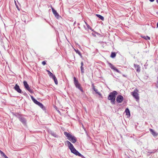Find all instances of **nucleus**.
Masks as SVG:
<instances>
[{"mask_svg": "<svg viewBox=\"0 0 158 158\" xmlns=\"http://www.w3.org/2000/svg\"><path fill=\"white\" fill-rule=\"evenodd\" d=\"M66 143H67L68 146L71 152L77 156H78L82 158H84L83 156L80 154L77 151L74 147L73 145L69 141H67Z\"/></svg>", "mask_w": 158, "mask_h": 158, "instance_id": "f257e3e1", "label": "nucleus"}, {"mask_svg": "<svg viewBox=\"0 0 158 158\" xmlns=\"http://www.w3.org/2000/svg\"><path fill=\"white\" fill-rule=\"evenodd\" d=\"M118 93L116 91H114L110 92L108 97V99L110 100L111 103L113 104H115L116 96L117 95Z\"/></svg>", "mask_w": 158, "mask_h": 158, "instance_id": "f03ea898", "label": "nucleus"}, {"mask_svg": "<svg viewBox=\"0 0 158 158\" xmlns=\"http://www.w3.org/2000/svg\"><path fill=\"white\" fill-rule=\"evenodd\" d=\"M64 135L67 137L68 140L73 143H75L77 141L76 138L74 136L67 132H65L64 133Z\"/></svg>", "mask_w": 158, "mask_h": 158, "instance_id": "7ed1b4c3", "label": "nucleus"}, {"mask_svg": "<svg viewBox=\"0 0 158 158\" xmlns=\"http://www.w3.org/2000/svg\"><path fill=\"white\" fill-rule=\"evenodd\" d=\"M74 83L76 87L79 89L81 92H83V90L82 89L81 84L79 83L78 81L77 80L76 77H74Z\"/></svg>", "mask_w": 158, "mask_h": 158, "instance_id": "20e7f679", "label": "nucleus"}, {"mask_svg": "<svg viewBox=\"0 0 158 158\" xmlns=\"http://www.w3.org/2000/svg\"><path fill=\"white\" fill-rule=\"evenodd\" d=\"M138 92V90L137 89H135L131 93L133 96L136 99L137 101H139V97Z\"/></svg>", "mask_w": 158, "mask_h": 158, "instance_id": "39448f33", "label": "nucleus"}, {"mask_svg": "<svg viewBox=\"0 0 158 158\" xmlns=\"http://www.w3.org/2000/svg\"><path fill=\"white\" fill-rule=\"evenodd\" d=\"M47 71L50 77L52 78L53 79L55 84L57 85L58 84V81L55 76L53 75L49 71L47 70Z\"/></svg>", "mask_w": 158, "mask_h": 158, "instance_id": "423d86ee", "label": "nucleus"}, {"mask_svg": "<svg viewBox=\"0 0 158 158\" xmlns=\"http://www.w3.org/2000/svg\"><path fill=\"white\" fill-rule=\"evenodd\" d=\"M23 83L25 88L28 90L30 93H32L33 92L32 89H31L29 87L28 84H27V81H24L23 82Z\"/></svg>", "mask_w": 158, "mask_h": 158, "instance_id": "0eeeda50", "label": "nucleus"}, {"mask_svg": "<svg viewBox=\"0 0 158 158\" xmlns=\"http://www.w3.org/2000/svg\"><path fill=\"white\" fill-rule=\"evenodd\" d=\"M123 97L121 95H118L116 98L117 102L118 103H121L123 100Z\"/></svg>", "mask_w": 158, "mask_h": 158, "instance_id": "6e6552de", "label": "nucleus"}, {"mask_svg": "<svg viewBox=\"0 0 158 158\" xmlns=\"http://www.w3.org/2000/svg\"><path fill=\"white\" fill-rule=\"evenodd\" d=\"M18 118L19 120L24 125L26 124V120L24 118L20 115H19L18 116Z\"/></svg>", "mask_w": 158, "mask_h": 158, "instance_id": "1a4fd4ad", "label": "nucleus"}, {"mask_svg": "<svg viewBox=\"0 0 158 158\" xmlns=\"http://www.w3.org/2000/svg\"><path fill=\"white\" fill-rule=\"evenodd\" d=\"M51 8L53 14L55 15V17L57 19H59L60 16L59 14L52 7V6H51Z\"/></svg>", "mask_w": 158, "mask_h": 158, "instance_id": "9d476101", "label": "nucleus"}, {"mask_svg": "<svg viewBox=\"0 0 158 158\" xmlns=\"http://www.w3.org/2000/svg\"><path fill=\"white\" fill-rule=\"evenodd\" d=\"M14 89L15 90H16L19 93H21L22 90L20 89L19 86L17 85V84H16L14 88Z\"/></svg>", "mask_w": 158, "mask_h": 158, "instance_id": "9b49d317", "label": "nucleus"}, {"mask_svg": "<svg viewBox=\"0 0 158 158\" xmlns=\"http://www.w3.org/2000/svg\"><path fill=\"white\" fill-rule=\"evenodd\" d=\"M109 64L110 65V68L115 70V71H116L118 73H120V72L115 67L114 65H113L111 63H109Z\"/></svg>", "mask_w": 158, "mask_h": 158, "instance_id": "f8f14e48", "label": "nucleus"}, {"mask_svg": "<svg viewBox=\"0 0 158 158\" xmlns=\"http://www.w3.org/2000/svg\"><path fill=\"white\" fill-rule=\"evenodd\" d=\"M134 67L135 69H136V71L139 73L140 71V66L138 65H137L135 64H134Z\"/></svg>", "mask_w": 158, "mask_h": 158, "instance_id": "ddd939ff", "label": "nucleus"}, {"mask_svg": "<svg viewBox=\"0 0 158 158\" xmlns=\"http://www.w3.org/2000/svg\"><path fill=\"white\" fill-rule=\"evenodd\" d=\"M149 130L151 134L154 136L156 137L157 135H158V134L156 133L153 130L151 129H150Z\"/></svg>", "mask_w": 158, "mask_h": 158, "instance_id": "4468645a", "label": "nucleus"}, {"mask_svg": "<svg viewBox=\"0 0 158 158\" xmlns=\"http://www.w3.org/2000/svg\"><path fill=\"white\" fill-rule=\"evenodd\" d=\"M92 86L93 88V89L96 92V94H98L99 95L101 96V93L99 92L98 91V90L97 89H96L95 88V86H94V84H92Z\"/></svg>", "mask_w": 158, "mask_h": 158, "instance_id": "2eb2a0df", "label": "nucleus"}, {"mask_svg": "<svg viewBox=\"0 0 158 158\" xmlns=\"http://www.w3.org/2000/svg\"><path fill=\"white\" fill-rule=\"evenodd\" d=\"M48 131L49 134H50L51 135H52L54 137H56L57 136V135L55 133L52 131L51 130H48Z\"/></svg>", "mask_w": 158, "mask_h": 158, "instance_id": "dca6fc26", "label": "nucleus"}, {"mask_svg": "<svg viewBox=\"0 0 158 158\" xmlns=\"http://www.w3.org/2000/svg\"><path fill=\"white\" fill-rule=\"evenodd\" d=\"M31 98L32 100V101L34 102V103H35L36 104L38 103V102H38L35 99L33 96H31Z\"/></svg>", "mask_w": 158, "mask_h": 158, "instance_id": "f3484780", "label": "nucleus"}, {"mask_svg": "<svg viewBox=\"0 0 158 158\" xmlns=\"http://www.w3.org/2000/svg\"><path fill=\"white\" fill-rule=\"evenodd\" d=\"M96 15L98 18H100V19L102 20H104V18L103 17L102 15L98 14H97Z\"/></svg>", "mask_w": 158, "mask_h": 158, "instance_id": "a211bd4d", "label": "nucleus"}, {"mask_svg": "<svg viewBox=\"0 0 158 158\" xmlns=\"http://www.w3.org/2000/svg\"><path fill=\"white\" fill-rule=\"evenodd\" d=\"M74 50L79 55L81 56H82L81 54V52L78 49H74Z\"/></svg>", "mask_w": 158, "mask_h": 158, "instance_id": "6ab92c4d", "label": "nucleus"}, {"mask_svg": "<svg viewBox=\"0 0 158 158\" xmlns=\"http://www.w3.org/2000/svg\"><path fill=\"white\" fill-rule=\"evenodd\" d=\"M36 104L39 106L42 109H43L44 107L43 105L42 104V103L40 102H38V103L37 104Z\"/></svg>", "mask_w": 158, "mask_h": 158, "instance_id": "aec40b11", "label": "nucleus"}, {"mask_svg": "<svg viewBox=\"0 0 158 158\" xmlns=\"http://www.w3.org/2000/svg\"><path fill=\"white\" fill-rule=\"evenodd\" d=\"M125 112L126 113V115H130V112L128 109L126 108L125 110Z\"/></svg>", "mask_w": 158, "mask_h": 158, "instance_id": "412c9836", "label": "nucleus"}, {"mask_svg": "<svg viewBox=\"0 0 158 158\" xmlns=\"http://www.w3.org/2000/svg\"><path fill=\"white\" fill-rule=\"evenodd\" d=\"M141 37L142 38H143L144 39H145L146 40H147L148 39L150 40V38L148 36H145L141 35Z\"/></svg>", "mask_w": 158, "mask_h": 158, "instance_id": "4be33fe9", "label": "nucleus"}, {"mask_svg": "<svg viewBox=\"0 0 158 158\" xmlns=\"http://www.w3.org/2000/svg\"><path fill=\"white\" fill-rule=\"evenodd\" d=\"M116 56V53L115 52H112L111 53L110 57L112 58H114Z\"/></svg>", "mask_w": 158, "mask_h": 158, "instance_id": "5701e85b", "label": "nucleus"}, {"mask_svg": "<svg viewBox=\"0 0 158 158\" xmlns=\"http://www.w3.org/2000/svg\"><path fill=\"white\" fill-rule=\"evenodd\" d=\"M85 23L87 27V28L89 29H90V30H92V28H91V27L89 26V25H88L87 23L85 21Z\"/></svg>", "mask_w": 158, "mask_h": 158, "instance_id": "b1692460", "label": "nucleus"}, {"mask_svg": "<svg viewBox=\"0 0 158 158\" xmlns=\"http://www.w3.org/2000/svg\"><path fill=\"white\" fill-rule=\"evenodd\" d=\"M80 68H81V73H82L83 74L84 73V67H83V66H81Z\"/></svg>", "mask_w": 158, "mask_h": 158, "instance_id": "393cba45", "label": "nucleus"}, {"mask_svg": "<svg viewBox=\"0 0 158 158\" xmlns=\"http://www.w3.org/2000/svg\"><path fill=\"white\" fill-rule=\"evenodd\" d=\"M0 154H1L2 156H3L5 155V154L1 150H0Z\"/></svg>", "mask_w": 158, "mask_h": 158, "instance_id": "a878e982", "label": "nucleus"}, {"mask_svg": "<svg viewBox=\"0 0 158 158\" xmlns=\"http://www.w3.org/2000/svg\"><path fill=\"white\" fill-rule=\"evenodd\" d=\"M42 64H43L44 65H45L46 64V62L45 61H43L42 63Z\"/></svg>", "mask_w": 158, "mask_h": 158, "instance_id": "bb28decb", "label": "nucleus"}, {"mask_svg": "<svg viewBox=\"0 0 158 158\" xmlns=\"http://www.w3.org/2000/svg\"><path fill=\"white\" fill-rule=\"evenodd\" d=\"M157 83L156 84V86L157 87H158V77H157Z\"/></svg>", "mask_w": 158, "mask_h": 158, "instance_id": "cd10ccee", "label": "nucleus"}, {"mask_svg": "<svg viewBox=\"0 0 158 158\" xmlns=\"http://www.w3.org/2000/svg\"><path fill=\"white\" fill-rule=\"evenodd\" d=\"M81 66H83V63L82 62H81Z\"/></svg>", "mask_w": 158, "mask_h": 158, "instance_id": "c85d7f7f", "label": "nucleus"}, {"mask_svg": "<svg viewBox=\"0 0 158 158\" xmlns=\"http://www.w3.org/2000/svg\"><path fill=\"white\" fill-rule=\"evenodd\" d=\"M3 156L4 157V158H8L6 155Z\"/></svg>", "mask_w": 158, "mask_h": 158, "instance_id": "c756f323", "label": "nucleus"}, {"mask_svg": "<svg viewBox=\"0 0 158 158\" xmlns=\"http://www.w3.org/2000/svg\"><path fill=\"white\" fill-rule=\"evenodd\" d=\"M156 27L158 28V22L156 24Z\"/></svg>", "mask_w": 158, "mask_h": 158, "instance_id": "7c9ffc66", "label": "nucleus"}, {"mask_svg": "<svg viewBox=\"0 0 158 158\" xmlns=\"http://www.w3.org/2000/svg\"><path fill=\"white\" fill-rule=\"evenodd\" d=\"M149 1L151 2H153L154 1V0H149Z\"/></svg>", "mask_w": 158, "mask_h": 158, "instance_id": "2f4dec72", "label": "nucleus"}, {"mask_svg": "<svg viewBox=\"0 0 158 158\" xmlns=\"http://www.w3.org/2000/svg\"><path fill=\"white\" fill-rule=\"evenodd\" d=\"M156 2L158 3V0H156Z\"/></svg>", "mask_w": 158, "mask_h": 158, "instance_id": "473e14b6", "label": "nucleus"}, {"mask_svg": "<svg viewBox=\"0 0 158 158\" xmlns=\"http://www.w3.org/2000/svg\"><path fill=\"white\" fill-rule=\"evenodd\" d=\"M84 26V28H85V29H86V28L85 27V26Z\"/></svg>", "mask_w": 158, "mask_h": 158, "instance_id": "72a5a7b5", "label": "nucleus"}, {"mask_svg": "<svg viewBox=\"0 0 158 158\" xmlns=\"http://www.w3.org/2000/svg\"><path fill=\"white\" fill-rule=\"evenodd\" d=\"M76 24V22H75L74 23V24Z\"/></svg>", "mask_w": 158, "mask_h": 158, "instance_id": "f704fd0d", "label": "nucleus"}, {"mask_svg": "<svg viewBox=\"0 0 158 158\" xmlns=\"http://www.w3.org/2000/svg\"><path fill=\"white\" fill-rule=\"evenodd\" d=\"M78 25H80V23H78Z\"/></svg>", "mask_w": 158, "mask_h": 158, "instance_id": "c9c22d12", "label": "nucleus"}, {"mask_svg": "<svg viewBox=\"0 0 158 158\" xmlns=\"http://www.w3.org/2000/svg\"><path fill=\"white\" fill-rule=\"evenodd\" d=\"M78 28H80V27H78Z\"/></svg>", "mask_w": 158, "mask_h": 158, "instance_id": "e433bc0d", "label": "nucleus"}, {"mask_svg": "<svg viewBox=\"0 0 158 158\" xmlns=\"http://www.w3.org/2000/svg\"><path fill=\"white\" fill-rule=\"evenodd\" d=\"M58 112H60V111L59 110L58 111Z\"/></svg>", "mask_w": 158, "mask_h": 158, "instance_id": "4c0bfd02", "label": "nucleus"}]
</instances>
